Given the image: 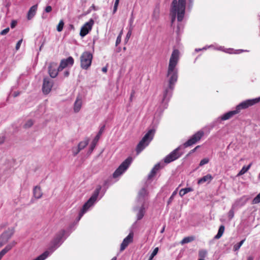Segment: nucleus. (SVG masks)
<instances>
[{"mask_svg":"<svg viewBox=\"0 0 260 260\" xmlns=\"http://www.w3.org/2000/svg\"><path fill=\"white\" fill-rule=\"evenodd\" d=\"M179 56V51L178 49H174L171 54L169 67L167 71V76L169 78L168 84L167 87H164L161 106L164 108H167L168 103L172 96L175 85L178 80V70L176 68Z\"/></svg>","mask_w":260,"mask_h":260,"instance_id":"f257e3e1","label":"nucleus"},{"mask_svg":"<svg viewBox=\"0 0 260 260\" xmlns=\"http://www.w3.org/2000/svg\"><path fill=\"white\" fill-rule=\"evenodd\" d=\"M186 0H173L171 4V23H173L176 17L177 20L181 22L185 15Z\"/></svg>","mask_w":260,"mask_h":260,"instance_id":"f03ea898","label":"nucleus"},{"mask_svg":"<svg viewBox=\"0 0 260 260\" xmlns=\"http://www.w3.org/2000/svg\"><path fill=\"white\" fill-rule=\"evenodd\" d=\"M102 189V186L100 185L96 186V189L93 191L92 196L87 200V201L83 205L82 209L79 213L77 220L79 221L83 214L87 212L88 209L92 206L96 201L100 192Z\"/></svg>","mask_w":260,"mask_h":260,"instance_id":"7ed1b4c3","label":"nucleus"},{"mask_svg":"<svg viewBox=\"0 0 260 260\" xmlns=\"http://www.w3.org/2000/svg\"><path fill=\"white\" fill-rule=\"evenodd\" d=\"M154 133L155 130L151 129L144 135L137 145L136 151L137 154H139L149 145V143L153 139Z\"/></svg>","mask_w":260,"mask_h":260,"instance_id":"20e7f679","label":"nucleus"},{"mask_svg":"<svg viewBox=\"0 0 260 260\" xmlns=\"http://www.w3.org/2000/svg\"><path fill=\"white\" fill-rule=\"evenodd\" d=\"M92 54L89 51H84L80 56V66L82 69L88 70L91 66Z\"/></svg>","mask_w":260,"mask_h":260,"instance_id":"39448f33","label":"nucleus"},{"mask_svg":"<svg viewBox=\"0 0 260 260\" xmlns=\"http://www.w3.org/2000/svg\"><path fill=\"white\" fill-rule=\"evenodd\" d=\"M133 159L131 156L125 159L113 173L112 177L116 178L122 174L129 167L132 162Z\"/></svg>","mask_w":260,"mask_h":260,"instance_id":"423d86ee","label":"nucleus"},{"mask_svg":"<svg viewBox=\"0 0 260 260\" xmlns=\"http://www.w3.org/2000/svg\"><path fill=\"white\" fill-rule=\"evenodd\" d=\"M204 135V133L203 131L200 130L198 131L183 144V147L184 148H186L196 144L201 139Z\"/></svg>","mask_w":260,"mask_h":260,"instance_id":"0eeeda50","label":"nucleus"},{"mask_svg":"<svg viewBox=\"0 0 260 260\" xmlns=\"http://www.w3.org/2000/svg\"><path fill=\"white\" fill-rule=\"evenodd\" d=\"M94 24V20L91 18L89 21L86 22L81 28L80 36L83 38L87 35L91 30L92 26Z\"/></svg>","mask_w":260,"mask_h":260,"instance_id":"6e6552de","label":"nucleus"},{"mask_svg":"<svg viewBox=\"0 0 260 260\" xmlns=\"http://www.w3.org/2000/svg\"><path fill=\"white\" fill-rule=\"evenodd\" d=\"M53 85V81L49 77H45L43 79V83L42 85V91L44 94H47L51 90Z\"/></svg>","mask_w":260,"mask_h":260,"instance_id":"1a4fd4ad","label":"nucleus"},{"mask_svg":"<svg viewBox=\"0 0 260 260\" xmlns=\"http://www.w3.org/2000/svg\"><path fill=\"white\" fill-rule=\"evenodd\" d=\"M105 128V125H103L100 129L99 132L98 133L97 135L95 136L93 140H92L90 147L88 149L87 154H90L92 151H93L94 149L95 148L96 144L99 141L100 138L101 136V135L103 134L104 129Z\"/></svg>","mask_w":260,"mask_h":260,"instance_id":"9d476101","label":"nucleus"},{"mask_svg":"<svg viewBox=\"0 0 260 260\" xmlns=\"http://www.w3.org/2000/svg\"><path fill=\"white\" fill-rule=\"evenodd\" d=\"M14 232V228H12L11 229H8V230L2 233L0 236V243L2 244V246L8 241V240L13 235Z\"/></svg>","mask_w":260,"mask_h":260,"instance_id":"9b49d317","label":"nucleus"},{"mask_svg":"<svg viewBox=\"0 0 260 260\" xmlns=\"http://www.w3.org/2000/svg\"><path fill=\"white\" fill-rule=\"evenodd\" d=\"M255 104H256L254 99H248L240 103L236 108L239 113L241 110L247 109Z\"/></svg>","mask_w":260,"mask_h":260,"instance_id":"f8f14e48","label":"nucleus"},{"mask_svg":"<svg viewBox=\"0 0 260 260\" xmlns=\"http://www.w3.org/2000/svg\"><path fill=\"white\" fill-rule=\"evenodd\" d=\"M74 63V60L72 56H69L67 58L63 59L61 60L59 66L58 67V70L59 71H62L68 66L72 67Z\"/></svg>","mask_w":260,"mask_h":260,"instance_id":"ddd939ff","label":"nucleus"},{"mask_svg":"<svg viewBox=\"0 0 260 260\" xmlns=\"http://www.w3.org/2000/svg\"><path fill=\"white\" fill-rule=\"evenodd\" d=\"M60 71L58 70V67L56 63L51 62L50 63L48 67V73L51 78H55L57 76L58 72Z\"/></svg>","mask_w":260,"mask_h":260,"instance_id":"4468645a","label":"nucleus"},{"mask_svg":"<svg viewBox=\"0 0 260 260\" xmlns=\"http://www.w3.org/2000/svg\"><path fill=\"white\" fill-rule=\"evenodd\" d=\"M134 234L133 232H130L128 236L125 238L122 242L120 245V251H122L124 250L126 247L128 245V244L133 242V240Z\"/></svg>","mask_w":260,"mask_h":260,"instance_id":"2eb2a0df","label":"nucleus"},{"mask_svg":"<svg viewBox=\"0 0 260 260\" xmlns=\"http://www.w3.org/2000/svg\"><path fill=\"white\" fill-rule=\"evenodd\" d=\"M89 141V139L88 138H85L84 141H81L78 145L77 152H74V156L77 155L81 150L83 149L88 144Z\"/></svg>","mask_w":260,"mask_h":260,"instance_id":"dca6fc26","label":"nucleus"},{"mask_svg":"<svg viewBox=\"0 0 260 260\" xmlns=\"http://www.w3.org/2000/svg\"><path fill=\"white\" fill-rule=\"evenodd\" d=\"M163 167L161 166L160 163L158 162L156 164L153 168L152 169L150 173L148 174L147 178L148 180L151 179L156 174L157 171L162 168Z\"/></svg>","mask_w":260,"mask_h":260,"instance_id":"f3484780","label":"nucleus"},{"mask_svg":"<svg viewBox=\"0 0 260 260\" xmlns=\"http://www.w3.org/2000/svg\"><path fill=\"white\" fill-rule=\"evenodd\" d=\"M239 113L237 109L236 108L235 110L229 111L227 113H224L221 116V120H228L231 117H232L234 115Z\"/></svg>","mask_w":260,"mask_h":260,"instance_id":"a211bd4d","label":"nucleus"},{"mask_svg":"<svg viewBox=\"0 0 260 260\" xmlns=\"http://www.w3.org/2000/svg\"><path fill=\"white\" fill-rule=\"evenodd\" d=\"M38 8V5H35L30 7L27 13V18L28 20L31 19L36 15Z\"/></svg>","mask_w":260,"mask_h":260,"instance_id":"6ab92c4d","label":"nucleus"},{"mask_svg":"<svg viewBox=\"0 0 260 260\" xmlns=\"http://www.w3.org/2000/svg\"><path fill=\"white\" fill-rule=\"evenodd\" d=\"M147 191L144 187L141 188L138 193V201L144 203L145 198L147 194Z\"/></svg>","mask_w":260,"mask_h":260,"instance_id":"aec40b11","label":"nucleus"},{"mask_svg":"<svg viewBox=\"0 0 260 260\" xmlns=\"http://www.w3.org/2000/svg\"><path fill=\"white\" fill-rule=\"evenodd\" d=\"M82 100L79 96H77L74 104V111L75 112H78L81 108Z\"/></svg>","mask_w":260,"mask_h":260,"instance_id":"412c9836","label":"nucleus"},{"mask_svg":"<svg viewBox=\"0 0 260 260\" xmlns=\"http://www.w3.org/2000/svg\"><path fill=\"white\" fill-rule=\"evenodd\" d=\"M212 179V176L210 174H208L207 175L199 179L198 181V184H203L206 182H208V183H209Z\"/></svg>","mask_w":260,"mask_h":260,"instance_id":"4be33fe9","label":"nucleus"},{"mask_svg":"<svg viewBox=\"0 0 260 260\" xmlns=\"http://www.w3.org/2000/svg\"><path fill=\"white\" fill-rule=\"evenodd\" d=\"M33 194L34 197L37 199H40L42 197L43 193L40 186H36L34 187L33 189Z\"/></svg>","mask_w":260,"mask_h":260,"instance_id":"5701e85b","label":"nucleus"},{"mask_svg":"<svg viewBox=\"0 0 260 260\" xmlns=\"http://www.w3.org/2000/svg\"><path fill=\"white\" fill-rule=\"evenodd\" d=\"M145 214V209L144 207V203H142V205L139 210L137 214V218L138 220L142 219Z\"/></svg>","mask_w":260,"mask_h":260,"instance_id":"b1692460","label":"nucleus"},{"mask_svg":"<svg viewBox=\"0 0 260 260\" xmlns=\"http://www.w3.org/2000/svg\"><path fill=\"white\" fill-rule=\"evenodd\" d=\"M240 200H237L235 204H233L232 206L231 209L230 210V211L228 212V218L230 220L232 219L234 216L235 214L234 209L235 208L236 206H237L238 205L239 202H240Z\"/></svg>","mask_w":260,"mask_h":260,"instance_id":"393cba45","label":"nucleus"},{"mask_svg":"<svg viewBox=\"0 0 260 260\" xmlns=\"http://www.w3.org/2000/svg\"><path fill=\"white\" fill-rule=\"evenodd\" d=\"M182 147H183V146L180 145L171 152V153H174V154H173V157H176L177 159H178L184 153L183 151H179Z\"/></svg>","mask_w":260,"mask_h":260,"instance_id":"a878e982","label":"nucleus"},{"mask_svg":"<svg viewBox=\"0 0 260 260\" xmlns=\"http://www.w3.org/2000/svg\"><path fill=\"white\" fill-rule=\"evenodd\" d=\"M173 154H174V153H171V152L164 158V162L166 164H169L177 159V157H173Z\"/></svg>","mask_w":260,"mask_h":260,"instance_id":"bb28decb","label":"nucleus"},{"mask_svg":"<svg viewBox=\"0 0 260 260\" xmlns=\"http://www.w3.org/2000/svg\"><path fill=\"white\" fill-rule=\"evenodd\" d=\"M16 244V242L13 241L11 243L8 244L1 251L6 254L9 251H10Z\"/></svg>","mask_w":260,"mask_h":260,"instance_id":"cd10ccee","label":"nucleus"},{"mask_svg":"<svg viewBox=\"0 0 260 260\" xmlns=\"http://www.w3.org/2000/svg\"><path fill=\"white\" fill-rule=\"evenodd\" d=\"M66 233L67 232L65 230H61L56 234L54 237L58 239L60 241H63L62 238L65 236Z\"/></svg>","mask_w":260,"mask_h":260,"instance_id":"c85d7f7f","label":"nucleus"},{"mask_svg":"<svg viewBox=\"0 0 260 260\" xmlns=\"http://www.w3.org/2000/svg\"><path fill=\"white\" fill-rule=\"evenodd\" d=\"M224 226L223 225H221L219 228L217 234L215 236L214 239H218L220 238L224 233Z\"/></svg>","mask_w":260,"mask_h":260,"instance_id":"c756f323","label":"nucleus"},{"mask_svg":"<svg viewBox=\"0 0 260 260\" xmlns=\"http://www.w3.org/2000/svg\"><path fill=\"white\" fill-rule=\"evenodd\" d=\"M193 189L192 187H186L184 188H182L179 192V194L180 197H182L187 193L192 191Z\"/></svg>","mask_w":260,"mask_h":260,"instance_id":"7c9ffc66","label":"nucleus"},{"mask_svg":"<svg viewBox=\"0 0 260 260\" xmlns=\"http://www.w3.org/2000/svg\"><path fill=\"white\" fill-rule=\"evenodd\" d=\"M194 239H195V237L194 236L186 237L182 240V241L180 242V243L182 245H183V244L192 242V241H194Z\"/></svg>","mask_w":260,"mask_h":260,"instance_id":"2f4dec72","label":"nucleus"},{"mask_svg":"<svg viewBox=\"0 0 260 260\" xmlns=\"http://www.w3.org/2000/svg\"><path fill=\"white\" fill-rule=\"evenodd\" d=\"M49 252L48 251H45L42 254L37 257L34 260H44L49 255Z\"/></svg>","mask_w":260,"mask_h":260,"instance_id":"473e14b6","label":"nucleus"},{"mask_svg":"<svg viewBox=\"0 0 260 260\" xmlns=\"http://www.w3.org/2000/svg\"><path fill=\"white\" fill-rule=\"evenodd\" d=\"M251 165H252V164L250 163L247 166H243V168H242V169L238 173L237 176H241V175L245 174L250 169Z\"/></svg>","mask_w":260,"mask_h":260,"instance_id":"72a5a7b5","label":"nucleus"},{"mask_svg":"<svg viewBox=\"0 0 260 260\" xmlns=\"http://www.w3.org/2000/svg\"><path fill=\"white\" fill-rule=\"evenodd\" d=\"M98 10V8H96L94 4H92V6L88 9V10L84 12L82 14V16H86L87 14H89L92 10L96 11Z\"/></svg>","mask_w":260,"mask_h":260,"instance_id":"f704fd0d","label":"nucleus"},{"mask_svg":"<svg viewBox=\"0 0 260 260\" xmlns=\"http://www.w3.org/2000/svg\"><path fill=\"white\" fill-rule=\"evenodd\" d=\"M245 240V239H244L241 240L240 242L235 244L234 246L233 250L235 251L238 250L240 249V248L241 247V246L242 245V244H243Z\"/></svg>","mask_w":260,"mask_h":260,"instance_id":"c9c22d12","label":"nucleus"},{"mask_svg":"<svg viewBox=\"0 0 260 260\" xmlns=\"http://www.w3.org/2000/svg\"><path fill=\"white\" fill-rule=\"evenodd\" d=\"M230 51L228 52L229 53H235V54H240L243 52L248 51L246 50L243 49H238V50H234L233 49H230Z\"/></svg>","mask_w":260,"mask_h":260,"instance_id":"e433bc0d","label":"nucleus"},{"mask_svg":"<svg viewBox=\"0 0 260 260\" xmlns=\"http://www.w3.org/2000/svg\"><path fill=\"white\" fill-rule=\"evenodd\" d=\"M62 242L63 241H60L58 239L54 237V239L51 241V244L56 245L58 247Z\"/></svg>","mask_w":260,"mask_h":260,"instance_id":"4c0bfd02","label":"nucleus"},{"mask_svg":"<svg viewBox=\"0 0 260 260\" xmlns=\"http://www.w3.org/2000/svg\"><path fill=\"white\" fill-rule=\"evenodd\" d=\"M134 20V16L133 14V12L132 13L131 17L129 20L128 22V25H129V28L134 29V26H133V22Z\"/></svg>","mask_w":260,"mask_h":260,"instance_id":"58836bf2","label":"nucleus"},{"mask_svg":"<svg viewBox=\"0 0 260 260\" xmlns=\"http://www.w3.org/2000/svg\"><path fill=\"white\" fill-rule=\"evenodd\" d=\"M64 25V22L63 20H60L57 26L56 29L58 32H60L62 30Z\"/></svg>","mask_w":260,"mask_h":260,"instance_id":"ea45409f","label":"nucleus"},{"mask_svg":"<svg viewBox=\"0 0 260 260\" xmlns=\"http://www.w3.org/2000/svg\"><path fill=\"white\" fill-rule=\"evenodd\" d=\"M34 124V122L32 120L29 119L26 121V122L24 125V127L25 128H28L31 127Z\"/></svg>","mask_w":260,"mask_h":260,"instance_id":"a19ab883","label":"nucleus"},{"mask_svg":"<svg viewBox=\"0 0 260 260\" xmlns=\"http://www.w3.org/2000/svg\"><path fill=\"white\" fill-rule=\"evenodd\" d=\"M260 203V192L252 200L253 204H258Z\"/></svg>","mask_w":260,"mask_h":260,"instance_id":"79ce46f5","label":"nucleus"},{"mask_svg":"<svg viewBox=\"0 0 260 260\" xmlns=\"http://www.w3.org/2000/svg\"><path fill=\"white\" fill-rule=\"evenodd\" d=\"M209 161V159L208 158H204L202 159L199 164V166L202 167L204 165L208 164Z\"/></svg>","mask_w":260,"mask_h":260,"instance_id":"37998d69","label":"nucleus"},{"mask_svg":"<svg viewBox=\"0 0 260 260\" xmlns=\"http://www.w3.org/2000/svg\"><path fill=\"white\" fill-rule=\"evenodd\" d=\"M111 184H112V178H109L104 181V186L108 188V186H110Z\"/></svg>","mask_w":260,"mask_h":260,"instance_id":"c03bdc74","label":"nucleus"},{"mask_svg":"<svg viewBox=\"0 0 260 260\" xmlns=\"http://www.w3.org/2000/svg\"><path fill=\"white\" fill-rule=\"evenodd\" d=\"M119 3V0H115L113 10V14H115L116 12V11L117 10Z\"/></svg>","mask_w":260,"mask_h":260,"instance_id":"a18cd8bd","label":"nucleus"},{"mask_svg":"<svg viewBox=\"0 0 260 260\" xmlns=\"http://www.w3.org/2000/svg\"><path fill=\"white\" fill-rule=\"evenodd\" d=\"M158 247L155 248L153 250L152 253L151 254L149 258L152 259V258L154 257V256H155L157 254V253H158Z\"/></svg>","mask_w":260,"mask_h":260,"instance_id":"49530a36","label":"nucleus"},{"mask_svg":"<svg viewBox=\"0 0 260 260\" xmlns=\"http://www.w3.org/2000/svg\"><path fill=\"white\" fill-rule=\"evenodd\" d=\"M133 30V29H132V28L128 29V32H127L126 37L125 38V41H127L128 40V39H129V38L132 35Z\"/></svg>","mask_w":260,"mask_h":260,"instance_id":"de8ad7c7","label":"nucleus"},{"mask_svg":"<svg viewBox=\"0 0 260 260\" xmlns=\"http://www.w3.org/2000/svg\"><path fill=\"white\" fill-rule=\"evenodd\" d=\"M176 194V191L175 190L173 192L171 196L169 198V199L168 201V202H167L168 205H169L172 202V201H173V200L174 199V197L175 196V195Z\"/></svg>","mask_w":260,"mask_h":260,"instance_id":"09e8293b","label":"nucleus"},{"mask_svg":"<svg viewBox=\"0 0 260 260\" xmlns=\"http://www.w3.org/2000/svg\"><path fill=\"white\" fill-rule=\"evenodd\" d=\"M121 34H122V31L120 32V33L119 34V35L118 36V37H117V39H116V46H117L118 44H119L121 42Z\"/></svg>","mask_w":260,"mask_h":260,"instance_id":"8fccbe9b","label":"nucleus"},{"mask_svg":"<svg viewBox=\"0 0 260 260\" xmlns=\"http://www.w3.org/2000/svg\"><path fill=\"white\" fill-rule=\"evenodd\" d=\"M10 30L9 27H7L6 28L4 29V30H2L0 32V35L2 36H4L6 35L7 33L9 32Z\"/></svg>","mask_w":260,"mask_h":260,"instance_id":"3c124183","label":"nucleus"},{"mask_svg":"<svg viewBox=\"0 0 260 260\" xmlns=\"http://www.w3.org/2000/svg\"><path fill=\"white\" fill-rule=\"evenodd\" d=\"M58 247L57 246L52 244L51 243V245L50 246L48 249L50 251L53 252Z\"/></svg>","mask_w":260,"mask_h":260,"instance_id":"603ef678","label":"nucleus"},{"mask_svg":"<svg viewBox=\"0 0 260 260\" xmlns=\"http://www.w3.org/2000/svg\"><path fill=\"white\" fill-rule=\"evenodd\" d=\"M17 24V21L16 20H13L11 21V23L10 24L11 27L12 28H14L16 26Z\"/></svg>","mask_w":260,"mask_h":260,"instance_id":"864d4df0","label":"nucleus"},{"mask_svg":"<svg viewBox=\"0 0 260 260\" xmlns=\"http://www.w3.org/2000/svg\"><path fill=\"white\" fill-rule=\"evenodd\" d=\"M22 40H20L19 41H18L16 45V47H15V48L17 50H18L19 48H20V45L22 43Z\"/></svg>","mask_w":260,"mask_h":260,"instance_id":"5fc2aeb1","label":"nucleus"},{"mask_svg":"<svg viewBox=\"0 0 260 260\" xmlns=\"http://www.w3.org/2000/svg\"><path fill=\"white\" fill-rule=\"evenodd\" d=\"M52 10V8L51 7V6H47L45 9V11L46 12V13H49Z\"/></svg>","mask_w":260,"mask_h":260,"instance_id":"6e6d98bb","label":"nucleus"},{"mask_svg":"<svg viewBox=\"0 0 260 260\" xmlns=\"http://www.w3.org/2000/svg\"><path fill=\"white\" fill-rule=\"evenodd\" d=\"M193 0H188V7L190 9L192 7Z\"/></svg>","mask_w":260,"mask_h":260,"instance_id":"4d7b16f0","label":"nucleus"},{"mask_svg":"<svg viewBox=\"0 0 260 260\" xmlns=\"http://www.w3.org/2000/svg\"><path fill=\"white\" fill-rule=\"evenodd\" d=\"M70 75V71L69 70H66L63 73V77H68Z\"/></svg>","mask_w":260,"mask_h":260,"instance_id":"13d9d810","label":"nucleus"},{"mask_svg":"<svg viewBox=\"0 0 260 260\" xmlns=\"http://www.w3.org/2000/svg\"><path fill=\"white\" fill-rule=\"evenodd\" d=\"M5 141V137L3 136L0 137V145L3 144Z\"/></svg>","mask_w":260,"mask_h":260,"instance_id":"bf43d9fd","label":"nucleus"},{"mask_svg":"<svg viewBox=\"0 0 260 260\" xmlns=\"http://www.w3.org/2000/svg\"><path fill=\"white\" fill-rule=\"evenodd\" d=\"M206 254V251H200L199 252V255L201 257H204L205 255Z\"/></svg>","mask_w":260,"mask_h":260,"instance_id":"052dcab7","label":"nucleus"},{"mask_svg":"<svg viewBox=\"0 0 260 260\" xmlns=\"http://www.w3.org/2000/svg\"><path fill=\"white\" fill-rule=\"evenodd\" d=\"M69 28L70 30H72V29L74 30L75 29L74 25L70 24L69 26Z\"/></svg>","mask_w":260,"mask_h":260,"instance_id":"680f3d73","label":"nucleus"},{"mask_svg":"<svg viewBox=\"0 0 260 260\" xmlns=\"http://www.w3.org/2000/svg\"><path fill=\"white\" fill-rule=\"evenodd\" d=\"M254 100L255 101V104L259 102H260V96L258 98H255Z\"/></svg>","mask_w":260,"mask_h":260,"instance_id":"e2e57ef3","label":"nucleus"},{"mask_svg":"<svg viewBox=\"0 0 260 260\" xmlns=\"http://www.w3.org/2000/svg\"><path fill=\"white\" fill-rule=\"evenodd\" d=\"M102 71L104 72V73H106L107 72V67H103L102 69Z\"/></svg>","mask_w":260,"mask_h":260,"instance_id":"0e129e2a","label":"nucleus"},{"mask_svg":"<svg viewBox=\"0 0 260 260\" xmlns=\"http://www.w3.org/2000/svg\"><path fill=\"white\" fill-rule=\"evenodd\" d=\"M165 228H166V225H164L163 226V227H162V229L161 230L160 232V233L161 234H162V233L164 232L165 230Z\"/></svg>","mask_w":260,"mask_h":260,"instance_id":"69168bd1","label":"nucleus"},{"mask_svg":"<svg viewBox=\"0 0 260 260\" xmlns=\"http://www.w3.org/2000/svg\"><path fill=\"white\" fill-rule=\"evenodd\" d=\"M19 94V92H14V94H13V95L14 97H16L17 96H18Z\"/></svg>","mask_w":260,"mask_h":260,"instance_id":"338daca9","label":"nucleus"},{"mask_svg":"<svg viewBox=\"0 0 260 260\" xmlns=\"http://www.w3.org/2000/svg\"><path fill=\"white\" fill-rule=\"evenodd\" d=\"M247 260H253V257L252 256H249L247 257Z\"/></svg>","mask_w":260,"mask_h":260,"instance_id":"774afa93","label":"nucleus"}]
</instances>
